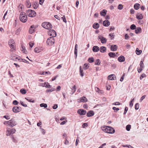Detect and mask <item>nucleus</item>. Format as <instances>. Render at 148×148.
<instances>
[{"label": "nucleus", "mask_w": 148, "mask_h": 148, "mask_svg": "<svg viewBox=\"0 0 148 148\" xmlns=\"http://www.w3.org/2000/svg\"><path fill=\"white\" fill-rule=\"evenodd\" d=\"M19 19L21 22H25L27 20V17L26 13L23 12H21L20 15Z\"/></svg>", "instance_id": "obj_1"}, {"label": "nucleus", "mask_w": 148, "mask_h": 148, "mask_svg": "<svg viewBox=\"0 0 148 148\" xmlns=\"http://www.w3.org/2000/svg\"><path fill=\"white\" fill-rule=\"evenodd\" d=\"M26 13L27 15L30 17H35L36 15V13L35 11L32 10H28L26 11Z\"/></svg>", "instance_id": "obj_2"}, {"label": "nucleus", "mask_w": 148, "mask_h": 148, "mask_svg": "<svg viewBox=\"0 0 148 148\" xmlns=\"http://www.w3.org/2000/svg\"><path fill=\"white\" fill-rule=\"evenodd\" d=\"M16 132V129L14 128L11 129L10 128H7L6 132V135L7 136H11L12 134H14Z\"/></svg>", "instance_id": "obj_3"}, {"label": "nucleus", "mask_w": 148, "mask_h": 148, "mask_svg": "<svg viewBox=\"0 0 148 148\" xmlns=\"http://www.w3.org/2000/svg\"><path fill=\"white\" fill-rule=\"evenodd\" d=\"M42 26L44 28L47 29H50L52 28V25L49 22H45L43 23Z\"/></svg>", "instance_id": "obj_4"}, {"label": "nucleus", "mask_w": 148, "mask_h": 148, "mask_svg": "<svg viewBox=\"0 0 148 148\" xmlns=\"http://www.w3.org/2000/svg\"><path fill=\"white\" fill-rule=\"evenodd\" d=\"M8 126L11 127H13L17 125L16 121L14 119H12L9 121H8Z\"/></svg>", "instance_id": "obj_5"}, {"label": "nucleus", "mask_w": 148, "mask_h": 148, "mask_svg": "<svg viewBox=\"0 0 148 148\" xmlns=\"http://www.w3.org/2000/svg\"><path fill=\"white\" fill-rule=\"evenodd\" d=\"M55 42L54 39L53 37H50L48 38L47 41V44L49 46H51L54 44Z\"/></svg>", "instance_id": "obj_6"}, {"label": "nucleus", "mask_w": 148, "mask_h": 148, "mask_svg": "<svg viewBox=\"0 0 148 148\" xmlns=\"http://www.w3.org/2000/svg\"><path fill=\"white\" fill-rule=\"evenodd\" d=\"M21 110V108L20 107L14 106L12 108V110L13 112L17 113L20 112Z\"/></svg>", "instance_id": "obj_7"}, {"label": "nucleus", "mask_w": 148, "mask_h": 148, "mask_svg": "<svg viewBox=\"0 0 148 148\" xmlns=\"http://www.w3.org/2000/svg\"><path fill=\"white\" fill-rule=\"evenodd\" d=\"M48 33L50 36H52L51 37L53 38L56 36V32L55 30L53 29H51L50 30Z\"/></svg>", "instance_id": "obj_8"}, {"label": "nucleus", "mask_w": 148, "mask_h": 148, "mask_svg": "<svg viewBox=\"0 0 148 148\" xmlns=\"http://www.w3.org/2000/svg\"><path fill=\"white\" fill-rule=\"evenodd\" d=\"M77 113L80 115H84L86 113V111L82 109H79L77 111Z\"/></svg>", "instance_id": "obj_9"}, {"label": "nucleus", "mask_w": 148, "mask_h": 148, "mask_svg": "<svg viewBox=\"0 0 148 148\" xmlns=\"http://www.w3.org/2000/svg\"><path fill=\"white\" fill-rule=\"evenodd\" d=\"M108 131L107 133L109 134H113L115 132L114 129L111 127L108 126Z\"/></svg>", "instance_id": "obj_10"}, {"label": "nucleus", "mask_w": 148, "mask_h": 148, "mask_svg": "<svg viewBox=\"0 0 148 148\" xmlns=\"http://www.w3.org/2000/svg\"><path fill=\"white\" fill-rule=\"evenodd\" d=\"M99 39H100L101 42L102 43H105L107 42L106 39L102 36H100L99 37Z\"/></svg>", "instance_id": "obj_11"}, {"label": "nucleus", "mask_w": 148, "mask_h": 148, "mask_svg": "<svg viewBox=\"0 0 148 148\" xmlns=\"http://www.w3.org/2000/svg\"><path fill=\"white\" fill-rule=\"evenodd\" d=\"M88 101L87 99L85 97H83L80 98L79 100H78V102H83L84 103L87 102Z\"/></svg>", "instance_id": "obj_12"}, {"label": "nucleus", "mask_w": 148, "mask_h": 148, "mask_svg": "<svg viewBox=\"0 0 148 148\" xmlns=\"http://www.w3.org/2000/svg\"><path fill=\"white\" fill-rule=\"evenodd\" d=\"M35 29V28L34 25H32L31 26L29 30V33L31 34L34 32Z\"/></svg>", "instance_id": "obj_13"}, {"label": "nucleus", "mask_w": 148, "mask_h": 148, "mask_svg": "<svg viewBox=\"0 0 148 148\" xmlns=\"http://www.w3.org/2000/svg\"><path fill=\"white\" fill-rule=\"evenodd\" d=\"M117 48V46L116 45H112L110 47V49L112 51H116Z\"/></svg>", "instance_id": "obj_14"}, {"label": "nucleus", "mask_w": 148, "mask_h": 148, "mask_svg": "<svg viewBox=\"0 0 148 148\" xmlns=\"http://www.w3.org/2000/svg\"><path fill=\"white\" fill-rule=\"evenodd\" d=\"M108 79L109 80H114L116 79L115 75L114 74H111L108 76Z\"/></svg>", "instance_id": "obj_15"}, {"label": "nucleus", "mask_w": 148, "mask_h": 148, "mask_svg": "<svg viewBox=\"0 0 148 148\" xmlns=\"http://www.w3.org/2000/svg\"><path fill=\"white\" fill-rule=\"evenodd\" d=\"M118 60L120 62H122L125 61V58L123 56H121L118 58Z\"/></svg>", "instance_id": "obj_16"}, {"label": "nucleus", "mask_w": 148, "mask_h": 148, "mask_svg": "<svg viewBox=\"0 0 148 148\" xmlns=\"http://www.w3.org/2000/svg\"><path fill=\"white\" fill-rule=\"evenodd\" d=\"M94 114V113L92 110H90L86 114V116L88 117H90L93 116Z\"/></svg>", "instance_id": "obj_17"}, {"label": "nucleus", "mask_w": 148, "mask_h": 148, "mask_svg": "<svg viewBox=\"0 0 148 148\" xmlns=\"http://www.w3.org/2000/svg\"><path fill=\"white\" fill-rule=\"evenodd\" d=\"M136 18L138 20H141L143 18V16L142 14L138 13L136 15Z\"/></svg>", "instance_id": "obj_18"}, {"label": "nucleus", "mask_w": 148, "mask_h": 148, "mask_svg": "<svg viewBox=\"0 0 148 148\" xmlns=\"http://www.w3.org/2000/svg\"><path fill=\"white\" fill-rule=\"evenodd\" d=\"M110 24V22L108 20H105L103 22V25L105 26H108Z\"/></svg>", "instance_id": "obj_19"}, {"label": "nucleus", "mask_w": 148, "mask_h": 148, "mask_svg": "<svg viewBox=\"0 0 148 148\" xmlns=\"http://www.w3.org/2000/svg\"><path fill=\"white\" fill-rule=\"evenodd\" d=\"M99 49V47L96 46H94L92 48V51L94 52H98Z\"/></svg>", "instance_id": "obj_20"}, {"label": "nucleus", "mask_w": 148, "mask_h": 148, "mask_svg": "<svg viewBox=\"0 0 148 148\" xmlns=\"http://www.w3.org/2000/svg\"><path fill=\"white\" fill-rule=\"evenodd\" d=\"M108 126H104L103 127H102L101 128L102 130L104 132L107 133L108 131Z\"/></svg>", "instance_id": "obj_21"}, {"label": "nucleus", "mask_w": 148, "mask_h": 148, "mask_svg": "<svg viewBox=\"0 0 148 148\" xmlns=\"http://www.w3.org/2000/svg\"><path fill=\"white\" fill-rule=\"evenodd\" d=\"M32 5L33 8L34 9H36L38 7L39 4L37 2H35L33 3Z\"/></svg>", "instance_id": "obj_22"}, {"label": "nucleus", "mask_w": 148, "mask_h": 148, "mask_svg": "<svg viewBox=\"0 0 148 148\" xmlns=\"http://www.w3.org/2000/svg\"><path fill=\"white\" fill-rule=\"evenodd\" d=\"M100 51L101 53H104L106 51V48L104 46H102L100 48Z\"/></svg>", "instance_id": "obj_23"}, {"label": "nucleus", "mask_w": 148, "mask_h": 148, "mask_svg": "<svg viewBox=\"0 0 148 148\" xmlns=\"http://www.w3.org/2000/svg\"><path fill=\"white\" fill-rule=\"evenodd\" d=\"M99 27V25L97 23H95L93 25L92 27L95 29H98Z\"/></svg>", "instance_id": "obj_24"}, {"label": "nucleus", "mask_w": 148, "mask_h": 148, "mask_svg": "<svg viewBox=\"0 0 148 148\" xmlns=\"http://www.w3.org/2000/svg\"><path fill=\"white\" fill-rule=\"evenodd\" d=\"M107 11L106 10H103L100 12V14L101 16H104L106 13Z\"/></svg>", "instance_id": "obj_25"}, {"label": "nucleus", "mask_w": 148, "mask_h": 148, "mask_svg": "<svg viewBox=\"0 0 148 148\" xmlns=\"http://www.w3.org/2000/svg\"><path fill=\"white\" fill-rule=\"evenodd\" d=\"M21 50L24 53L26 54L27 53V51L25 49V46H23V45H21Z\"/></svg>", "instance_id": "obj_26"}, {"label": "nucleus", "mask_w": 148, "mask_h": 148, "mask_svg": "<svg viewBox=\"0 0 148 148\" xmlns=\"http://www.w3.org/2000/svg\"><path fill=\"white\" fill-rule=\"evenodd\" d=\"M141 32V29L140 27H138L135 30V32L136 34H138L139 32Z\"/></svg>", "instance_id": "obj_27"}, {"label": "nucleus", "mask_w": 148, "mask_h": 148, "mask_svg": "<svg viewBox=\"0 0 148 148\" xmlns=\"http://www.w3.org/2000/svg\"><path fill=\"white\" fill-rule=\"evenodd\" d=\"M140 7V5L139 3H136L134 5V8L136 10L138 9Z\"/></svg>", "instance_id": "obj_28"}, {"label": "nucleus", "mask_w": 148, "mask_h": 148, "mask_svg": "<svg viewBox=\"0 0 148 148\" xmlns=\"http://www.w3.org/2000/svg\"><path fill=\"white\" fill-rule=\"evenodd\" d=\"M108 55L111 58H114L116 56L115 53L113 52H110L108 53Z\"/></svg>", "instance_id": "obj_29"}, {"label": "nucleus", "mask_w": 148, "mask_h": 148, "mask_svg": "<svg viewBox=\"0 0 148 148\" xmlns=\"http://www.w3.org/2000/svg\"><path fill=\"white\" fill-rule=\"evenodd\" d=\"M10 137L12 139L14 143H16L17 142V140L16 138H14L13 135H11Z\"/></svg>", "instance_id": "obj_30"}, {"label": "nucleus", "mask_w": 148, "mask_h": 148, "mask_svg": "<svg viewBox=\"0 0 148 148\" xmlns=\"http://www.w3.org/2000/svg\"><path fill=\"white\" fill-rule=\"evenodd\" d=\"M142 51L141 50H139L138 48H137L136 50V53L138 55H139L141 53Z\"/></svg>", "instance_id": "obj_31"}, {"label": "nucleus", "mask_w": 148, "mask_h": 148, "mask_svg": "<svg viewBox=\"0 0 148 148\" xmlns=\"http://www.w3.org/2000/svg\"><path fill=\"white\" fill-rule=\"evenodd\" d=\"M26 5L27 7L28 8H30L31 5V4L30 3L29 1H27L26 2Z\"/></svg>", "instance_id": "obj_32"}, {"label": "nucleus", "mask_w": 148, "mask_h": 148, "mask_svg": "<svg viewBox=\"0 0 148 148\" xmlns=\"http://www.w3.org/2000/svg\"><path fill=\"white\" fill-rule=\"evenodd\" d=\"M20 92L23 94H25L26 93V91L24 89H22L20 90Z\"/></svg>", "instance_id": "obj_33"}, {"label": "nucleus", "mask_w": 148, "mask_h": 148, "mask_svg": "<svg viewBox=\"0 0 148 148\" xmlns=\"http://www.w3.org/2000/svg\"><path fill=\"white\" fill-rule=\"evenodd\" d=\"M143 60H141L140 64V67H141V68H144V66L143 64Z\"/></svg>", "instance_id": "obj_34"}, {"label": "nucleus", "mask_w": 148, "mask_h": 148, "mask_svg": "<svg viewBox=\"0 0 148 148\" xmlns=\"http://www.w3.org/2000/svg\"><path fill=\"white\" fill-rule=\"evenodd\" d=\"M83 71V70L81 69V66H80L79 67V72L80 75L82 77H83L84 76V74Z\"/></svg>", "instance_id": "obj_35"}, {"label": "nucleus", "mask_w": 148, "mask_h": 148, "mask_svg": "<svg viewBox=\"0 0 148 148\" xmlns=\"http://www.w3.org/2000/svg\"><path fill=\"white\" fill-rule=\"evenodd\" d=\"M95 90L97 92H98V93H102V91H101L98 88H97V87H95Z\"/></svg>", "instance_id": "obj_36"}, {"label": "nucleus", "mask_w": 148, "mask_h": 148, "mask_svg": "<svg viewBox=\"0 0 148 148\" xmlns=\"http://www.w3.org/2000/svg\"><path fill=\"white\" fill-rule=\"evenodd\" d=\"M101 62H100V60L99 59H97L95 62V64L96 65H99L100 64Z\"/></svg>", "instance_id": "obj_37"}, {"label": "nucleus", "mask_w": 148, "mask_h": 148, "mask_svg": "<svg viewBox=\"0 0 148 148\" xmlns=\"http://www.w3.org/2000/svg\"><path fill=\"white\" fill-rule=\"evenodd\" d=\"M40 106L41 107H44L45 108H46L47 106V105L46 103H42L40 104Z\"/></svg>", "instance_id": "obj_38"}, {"label": "nucleus", "mask_w": 148, "mask_h": 148, "mask_svg": "<svg viewBox=\"0 0 148 148\" xmlns=\"http://www.w3.org/2000/svg\"><path fill=\"white\" fill-rule=\"evenodd\" d=\"M94 60V59L92 57L89 58L88 59V61L90 63L93 62Z\"/></svg>", "instance_id": "obj_39"}, {"label": "nucleus", "mask_w": 148, "mask_h": 148, "mask_svg": "<svg viewBox=\"0 0 148 148\" xmlns=\"http://www.w3.org/2000/svg\"><path fill=\"white\" fill-rule=\"evenodd\" d=\"M18 60H20V62H23L26 63H29V61L26 60H25L24 59H21V60H20V59H18Z\"/></svg>", "instance_id": "obj_40"}, {"label": "nucleus", "mask_w": 148, "mask_h": 148, "mask_svg": "<svg viewBox=\"0 0 148 148\" xmlns=\"http://www.w3.org/2000/svg\"><path fill=\"white\" fill-rule=\"evenodd\" d=\"M21 31V29L20 28L18 29L16 31V34L18 35L19 34V33Z\"/></svg>", "instance_id": "obj_41"}, {"label": "nucleus", "mask_w": 148, "mask_h": 148, "mask_svg": "<svg viewBox=\"0 0 148 148\" xmlns=\"http://www.w3.org/2000/svg\"><path fill=\"white\" fill-rule=\"evenodd\" d=\"M146 77V75L145 73H143L140 76V80H142L143 78L144 77Z\"/></svg>", "instance_id": "obj_42"}, {"label": "nucleus", "mask_w": 148, "mask_h": 148, "mask_svg": "<svg viewBox=\"0 0 148 148\" xmlns=\"http://www.w3.org/2000/svg\"><path fill=\"white\" fill-rule=\"evenodd\" d=\"M89 67V65L88 64L85 63L84 65V68L85 69H88Z\"/></svg>", "instance_id": "obj_43"}, {"label": "nucleus", "mask_w": 148, "mask_h": 148, "mask_svg": "<svg viewBox=\"0 0 148 148\" xmlns=\"http://www.w3.org/2000/svg\"><path fill=\"white\" fill-rule=\"evenodd\" d=\"M130 29L132 30H134L136 29V26L134 24H132L130 27Z\"/></svg>", "instance_id": "obj_44"}, {"label": "nucleus", "mask_w": 148, "mask_h": 148, "mask_svg": "<svg viewBox=\"0 0 148 148\" xmlns=\"http://www.w3.org/2000/svg\"><path fill=\"white\" fill-rule=\"evenodd\" d=\"M54 90V88H52L51 89H47L46 90V92H51Z\"/></svg>", "instance_id": "obj_45"}, {"label": "nucleus", "mask_w": 148, "mask_h": 148, "mask_svg": "<svg viewBox=\"0 0 148 148\" xmlns=\"http://www.w3.org/2000/svg\"><path fill=\"white\" fill-rule=\"evenodd\" d=\"M139 108V104L138 103H136L135 105V108L136 110H137Z\"/></svg>", "instance_id": "obj_46"}, {"label": "nucleus", "mask_w": 148, "mask_h": 148, "mask_svg": "<svg viewBox=\"0 0 148 148\" xmlns=\"http://www.w3.org/2000/svg\"><path fill=\"white\" fill-rule=\"evenodd\" d=\"M25 99L29 102L32 103H34V101L32 99H29L27 98H25Z\"/></svg>", "instance_id": "obj_47"}, {"label": "nucleus", "mask_w": 148, "mask_h": 148, "mask_svg": "<svg viewBox=\"0 0 148 148\" xmlns=\"http://www.w3.org/2000/svg\"><path fill=\"white\" fill-rule=\"evenodd\" d=\"M131 125H127L126 126V128L127 131L130 130L131 128Z\"/></svg>", "instance_id": "obj_48"}, {"label": "nucleus", "mask_w": 148, "mask_h": 148, "mask_svg": "<svg viewBox=\"0 0 148 148\" xmlns=\"http://www.w3.org/2000/svg\"><path fill=\"white\" fill-rule=\"evenodd\" d=\"M11 59L14 60H16L18 59V57L16 56H12Z\"/></svg>", "instance_id": "obj_49"}, {"label": "nucleus", "mask_w": 148, "mask_h": 148, "mask_svg": "<svg viewBox=\"0 0 148 148\" xmlns=\"http://www.w3.org/2000/svg\"><path fill=\"white\" fill-rule=\"evenodd\" d=\"M45 87L46 88H50L51 86L48 83L46 82V84Z\"/></svg>", "instance_id": "obj_50"}, {"label": "nucleus", "mask_w": 148, "mask_h": 148, "mask_svg": "<svg viewBox=\"0 0 148 148\" xmlns=\"http://www.w3.org/2000/svg\"><path fill=\"white\" fill-rule=\"evenodd\" d=\"M123 6L122 4H119L118 6V8L120 10H122L123 8Z\"/></svg>", "instance_id": "obj_51"}, {"label": "nucleus", "mask_w": 148, "mask_h": 148, "mask_svg": "<svg viewBox=\"0 0 148 148\" xmlns=\"http://www.w3.org/2000/svg\"><path fill=\"white\" fill-rule=\"evenodd\" d=\"M112 109L114 110V112H116L117 111H118L119 110V108H117L115 107H113Z\"/></svg>", "instance_id": "obj_52"}, {"label": "nucleus", "mask_w": 148, "mask_h": 148, "mask_svg": "<svg viewBox=\"0 0 148 148\" xmlns=\"http://www.w3.org/2000/svg\"><path fill=\"white\" fill-rule=\"evenodd\" d=\"M51 74V73L49 71L44 72L42 73L41 74V75H46L47 74Z\"/></svg>", "instance_id": "obj_53"}, {"label": "nucleus", "mask_w": 148, "mask_h": 148, "mask_svg": "<svg viewBox=\"0 0 148 148\" xmlns=\"http://www.w3.org/2000/svg\"><path fill=\"white\" fill-rule=\"evenodd\" d=\"M34 51L36 53H39L40 52V49L37 47L35 48L34 49Z\"/></svg>", "instance_id": "obj_54"}, {"label": "nucleus", "mask_w": 148, "mask_h": 148, "mask_svg": "<svg viewBox=\"0 0 148 148\" xmlns=\"http://www.w3.org/2000/svg\"><path fill=\"white\" fill-rule=\"evenodd\" d=\"M71 89L72 90H74L73 92L71 94V95H73V94L74 93V92L76 91V86H75V85H74V86H73V87H72V88Z\"/></svg>", "instance_id": "obj_55"}, {"label": "nucleus", "mask_w": 148, "mask_h": 148, "mask_svg": "<svg viewBox=\"0 0 148 148\" xmlns=\"http://www.w3.org/2000/svg\"><path fill=\"white\" fill-rule=\"evenodd\" d=\"M146 97V95H143L140 98V102H141Z\"/></svg>", "instance_id": "obj_56"}, {"label": "nucleus", "mask_w": 148, "mask_h": 148, "mask_svg": "<svg viewBox=\"0 0 148 148\" xmlns=\"http://www.w3.org/2000/svg\"><path fill=\"white\" fill-rule=\"evenodd\" d=\"M14 45H15V43H12L11 45H10V47L13 49H14Z\"/></svg>", "instance_id": "obj_57"}, {"label": "nucleus", "mask_w": 148, "mask_h": 148, "mask_svg": "<svg viewBox=\"0 0 148 148\" xmlns=\"http://www.w3.org/2000/svg\"><path fill=\"white\" fill-rule=\"evenodd\" d=\"M74 54L75 55V58L76 59L77 56V49H75Z\"/></svg>", "instance_id": "obj_58"}, {"label": "nucleus", "mask_w": 148, "mask_h": 148, "mask_svg": "<svg viewBox=\"0 0 148 148\" xmlns=\"http://www.w3.org/2000/svg\"><path fill=\"white\" fill-rule=\"evenodd\" d=\"M69 142L67 138H65V142H64V144L65 145H68L69 144Z\"/></svg>", "instance_id": "obj_59"}, {"label": "nucleus", "mask_w": 148, "mask_h": 148, "mask_svg": "<svg viewBox=\"0 0 148 148\" xmlns=\"http://www.w3.org/2000/svg\"><path fill=\"white\" fill-rule=\"evenodd\" d=\"M128 110V108L127 107H126L125 108L123 114H125Z\"/></svg>", "instance_id": "obj_60"}, {"label": "nucleus", "mask_w": 148, "mask_h": 148, "mask_svg": "<svg viewBox=\"0 0 148 148\" xmlns=\"http://www.w3.org/2000/svg\"><path fill=\"white\" fill-rule=\"evenodd\" d=\"M62 19L63 20V21L65 23L66 22V21L65 17L64 15L63 16L62 18Z\"/></svg>", "instance_id": "obj_61"}, {"label": "nucleus", "mask_w": 148, "mask_h": 148, "mask_svg": "<svg viewBox=\"0 0 148 148\" xmlns=\"http://www.w3.org/2000/svg\"><path fill=\"white\" fill-rule=\"evenodd\" d=\"M20 103H21V104L22 106H23L24 107H26L27 106V104H24V103L22 101H20Z\"/></svg>", "instance_id": "obj_62"}, {"label": "nucleus", "mask_w": 148, "mask_h": 148, "mask_svg": "<svg viewBox=\"0 0 148 148\" xmlns=\"http://www.w3.org/2000/svg\"><path fill=\"white\" fill-rule=\"evenodd\" d=\"M18 102L16 100H14L13 102V104L14 105H17Z\"/></svg>", "instance_id": "obj_63"}, {"label": "nucleus", "mask_w": 148, "mask_h": 148, "mask_svg": "<svg viewBox=\"0 0 148 148\" xmlns=\"http://www.w3.org/2000/svg\"><path fill=\"white\" fill-rule=\"evenodd\" d=\"M112 105H120V103H119V102H115V103H112Z\"/></svg>", "instance_id": "obj_64"}]
</instances>
